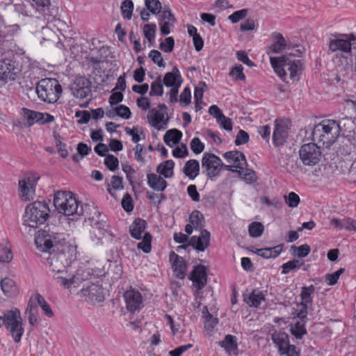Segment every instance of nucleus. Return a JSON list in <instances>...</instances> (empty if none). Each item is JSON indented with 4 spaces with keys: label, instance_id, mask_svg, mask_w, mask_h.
Masks as SVG:
<instances>
[{
    "label": "nucleus",
    "instance_id": "obj_49",
    "mask_svg": "<svg viewBox=\"0 0 356 356\" xmlns=\"http://www.w3.org/2000/svg\"><path fill=\"white\" fill-rule=\"evenodd\" d=\"M111 186H112V188L114 190L123 189L122 177L116 175H113L111 177V182L108 185L107 191L111 195H113Z\"/></svg>",
    "mask_w": 356,
    "mask_h": 356
},
{
    "label": "nucleus",
    "instance_id": "obj_13",
    "mask_svg": "<svg viewBox=\"0 0 356 356\" xmlns=\"http://www.w3.org/2000/svg\"><path fill=\"white\" fill-rule=\"evenodd\" d=\"M38 179V176L31 175L19 181V195L22 200L29 201L34 197Z\"/></svg>",
    "mask_w": 356,
    "mask_h": 356
},
{
    "label": "nucleus",
    "instance_id": "obj_64",
    "mask_svg": "<svg viewBox=\"0 0 356 356\" xmlns=\"http://www.w3.org/2000/svg\"><path fill=\"white\" fill-rule=\"evenodd\" d=\"M248 14L247 9L237 10L230 15L228 18L232 23H236L242 19H244Z\"/></svg>",
    "mask_w": 356,
    "mask_h": 356
},
{
    "label": "nucleus",
    "instance_id": "obj_20",
    "mask_svg": "<svg viewBox=\"0 0 356 356\" xmlns=\"http://www.w3.org/2000/svg\"><path fill=\"white\" fill-rule=\"evenodd\" d=\"M189 279L193 281L197 290L204 288L207 282L206 267L202 265L195 266L191 272Z\"/></svg>",
    "mask_w": 356,
    "mask_h": 356
},
{
    "label": "nucleus",
    "instance_id": "obj_18",
    "mask_svg": "<svg viewBox=\"0 0 356 356\" xmlns=\"http://www.w3.org/2000/svg\"><path fill=\"white\" fill-rule=\"evenodd\" d=\"M81 293L87 300L93 303L101 302L104 300V289L98 284L90 283L83 286Z\"/></svg>",
    "mask_w": 356,
    "mask_h": 356
},
{
    "label": "nucleus",
    "instance_id": "obj_48",
    "mask_svg": "<svg viewBox=\"0 0 356 356\" xmlns=\"http://www.w3.org/2000/svg\"><path fill=\"white\" fill-rule=\"evenodd\" d=\"M152 236L149 232L145 233L142 241L138 243V248L141 249L145 253L151 251Z\"/></svg>",
    "mask_w": 356,
    "mask_h": 356
},
{
    "label": "nucleus",
    "instance_id": "obj_23",
    "mask_svg": "<svg viewBox=\"0 0 356 356\" xmlns=\"http://www.w3.org/2000/svg\"><path fill=\"white\" fill-rule=\"evenodd\" d=\"M288 127L282 123L275 121V127L273 134V143L275 146L282 145L288 137Z\"/></svg>",
    "mask_w": 356,
    "mask_h": 356
},
{
    "label": "nucleus",
    "instance_id": "obj_57",
    "mask_svg": "<svg viewBox=\"0 0 356 356\" xmlns=\"http://www.w3.org/2000/svg\"><path fill=\"white\" fill-rule=\"evenodd\" d=\"M149 58L160 67H164L165 63L162 58L161 54L158 50H152L149 54Z\"/></svg>",
    "mask_w": 356,
    "mask_h": 356
},
{
    "label": "nucleus",
    "instance_id": "obj_39",
    "mask_svg": "<svg viewBox=\"0 0 356 356\" xmlns=\"http://www.w3.org/2000/svg\"><path fill=\"white\" fill-rule=\"evenodd\" d=\"M1 287L5 295L12 296L16 293V286L15 282L8 277H6L1 281Z\"/></svg>",
    "mask_w": 356,
    "mask_h": 356
},
{
    "label": "nucleus",
    "instance_id": "obj_54",
    "mask_svg": "<svg viewBox=\"0 0 356 356\" xmlns=\"http://www.w3.org/2000/svg\"><path fill=\"white\" fill-rule=\"evenodd\" d=\"M104 164L111 171H115L118 168L119 161L115 156L108 154L104 159Z\"/></svg>",
    "mask_w": 356,
    "mask_h": 356
},
{
    "label": "nucleus",
    "instance_id": "obj_30",
    "mask_svg": "<svg viewBox=\"0 0 356 356\" xmlns=\"http://www.w3.org/2000/svg\"><path fill=\"white\" fill-rule=\"evenodd\" d=\"M182 137V133L177 129H172L167 131L163 136L165 144L171 147L178 144Z\"/></svg>",
    "mask_w": 356,
    "mask_h": 356
},
{
    "label": "nucleus",
    "instance_id": "obj_3",
    "mask_svg": "<svg viewBox=\"0 0 356 356\" xmlns=\"http://www.w3.org/2000/svg\"><path fill=\"white\" fill-rule=\"evenodd\" d=\"M340 135V126L334 120H323L314 126L312 130V140L322 143L327 147L332 145Z\"/></svg>",
    "mask_w": 356,
    "mask_h": 356
},
{
    "label": "nucleus",
    "instance_id": "obj_19",
    "mask_svg": "<svg viewBox=\"0 0 356 356\" xmlns=\"http://www.w3.org/2000/svg\"><path fill=\"white\" fill-rule=\"evenodd\" d=\"M211 234L207 229H202L199 236H192L188 242L194 249L197 251H204L210 245Z\"/></svg>",
    "mask_w": 356,
    "mask_h": 356
},
{
    "label": "nucleus",
    "instance_id": "obj_32",
    "mask_svg": "<svg viewBox=\"0 0 356 356\" xmlns=\"http://www.w3.org/2000/svg\"><path fill=\"white\" fill-rule=\"evenodd\" d=\"M273 35L276 41L269 47L268 54H278L286 47V42L282 34L275 33Z\"/></svg>",
    "mask_w": 356,
    "mask_h": 356
},
{
    "label": "nucleus",
    "instance_id": "obj_5",
    "mask_svg": "<svg viewBox=\"0 0 356 356\" xmlns=\"http://www.w3.org/2000/svg\"><path fill=\"white\" fill-rule=\"evenodd\" d=\"M300 51L296 50V53H289L279 57H270V62L273 67L275 73L283 80L285 81L286 75L284 67H287V70L290 72V77L294 79L298 72L300 70V61L298 60H292L289 56H300Z\"/></svg>",
    "mask_w": 356,
    "mask_h": 356
},
{
    "label": "nucleus",
    "instance_id": "obj_63",
    "mask_svg": "<svg viewBox=\"0 0 356 356\" xmlns=\"http://www.w3.org/2000/svg\"><path fill=\"white\" fill-rule=\"evenodd\" d=\"M348 221H351L350 218H346L342 220L338 219V218H332L330 221V223L332 225L334 226L337 228L339 229H345L347 230H350V222Z\"/></svg>",
    "mask_w": 356,
    "mask_h": 356
},
{
    "label": "nucleus",
    "instance_id": "obj_46",
    "mask_svg": "<svg viewBox=\"0 0 356 356\" xmlns=\"http://www.w3.org/2000/svg\"><path fill=\"white\" fill-rule=\"evenodd\" d=\"M264 229V225L259 222H253L250 223L248 227L250 235L254 238L259 237L262 234Z\"/></svg>",
    "mask_w": 356,
    "mask_h": 356
},
{
    "label": "nucleus",
    "instance_id": "obj_11",
    "mask_svg": "<svg viewBox=\"0 0 356 356\" xmlns=\"http://www.w3.org/2000/svg\"><path fill=\"white\" fill-rule=\"evenodd\" d=\"M19 72L15 60L9 58L0 59V81L8 83L15 80Z\"/></svg>",
    "mask_w": 356,
    "mask_h": 356
},
{
    "label": "nucleus",
    "instance_id": "obj_52",
    "mask_svg": "<svg viewBox=\"0 0 356 356\" xmlns=\"http://www.w3.org/2000/svg\"><path fill=\"white\" fill-rule=\"evenodd\" d=\"M36 6L37 10L42 12L44 15H50L49 6L50 0H33Z\"/></svg>",
    "mask_w": 356,
    "mask_h": 356
},
{
    "label": "nucleus",
    "instance_id": "obj_2",
    "mask_svg": "<svg viewBox=\"0 0 356 356\" xmlns=\"http://www.w3.org/2000/svg\"><path fill=\"white\" fill-rule=\"evenodd\" d=\"M54 207L58 213L65 216H81L89 208L88 204L79 207V202L70 191H58L54 194Z\"/></svg>",
    "mask_w": 356,
    "mask_h": 356
},
{
    "label": "nucleus",
    "instance_id": "obj_60",
    "mask_svg": "<svg viewBox=\"0 0 356 356\" xmlns=\"http://www.w3.org/2000/svg\"><path fill=\"white\" fill-rule=\"evenodd\" d=\"M175 46V40L172 37H168L160 43L159 48L166 53L172 52Z\"/></svg>",
    "mask_w": 356,
    "mask_h": 356
},
{
    "label": "nucleus",
    "instance_id": "obj_53",
    "mask_svg": "<svg viewBox=\"0 0 356 356\" xmlns=\"http://www.w3.org/2000/svg\"><path fill=\"white\" fill-rule=\"evenodd\" d=\"M145 6L152 14L159 13L162 8L159 0H145Z\"/></svg>",
    "mask_w": 356,
    "mask_h": 356
},
{
    "label": "nucleus",
    "instance_id": "obj_26",
    "mask_svg": "<svg viewBox=\"0 0 356 356\" xmlns=\"http://www.w3.org/2000/svg\"><path fill=\"white\" fill-rule=\"evenodd\" d=\"M272 340L279 348L280 355L289 345V336L283 332H274L272 334Z\"/></svg>",
    "mask_w": 356,
    "mask_h": 356
},
{
    "label": "nucleus",
    "instance_id": "obj_35",
    "mask_svg": "<svg viewBox=\"0 0 356 356\" xmlns=\"http://www.w3.org/2000/svg\"><path fill=\"white\" fill-rule=\"evenodd\" d=\"M189 222L193 225L195 229H203L204 227V218L202 213L197 211H193L189 216Z\"/></svg>",
    "mask_w": 356,
    "mask_h": 356
},
{
    "label": "nucleus",
    "instance_id": "obj_6",
    "mask_svg": "<svg viewBox=\"0 0 356 356\" xmlns=\"http://www.w3.org/2000/svg\"><path fill=\"white\" fill-rule=\"evenodd\" d=\"M35 245L42 252L59 250V246L65 243L64 234L51 230L49 228L39 231L35 239Z\"/></svg>",
    "mask_w": 356,
    "mask_h": 356
},
{
    "label": "nucleus",
    "instance_id": "obj_36",
    "mask_svg": "<svg viewBox=\"0 0 356 356\" xmlns=\"http://www.w3.org/2000/svg\"><path fill=\"white\" fill-rule=\"evenodd\" d=\"M218 345L223 348L227 353H231L237 349V343L236 337L227 334L224 340L218 342Z\"/></svg>",
    "mask_w": 356,
    "mask_h": 356
},
{
    "label": "nucleus",
    "instance_id": "obj_29",
    "mask_svg": "<svg viewBox=\"0 0 356 356\" xmlns=\"http://www.w3.org/2000/svg\"><path fill=\"white\" fill-rule=\"evenodd\" d=\"M265 299L262 291L254 289L248 296L244 295V301L250 307H257Z\"/></svg>",
    "mask_w": 356,
    "mask_h": 356
},
{
    "label": "nucleus",
    "instance_id": "obj_7",
    "mask_svg": "<svg viewBox=\"0 0 356 356\" xmlns=\"http://www.w3.org/2000/svg\"><path fill=\"white\" fill-rule=\"evenodd\" d=\"M62 91V87L56 79H41L36 86L38 97L49 104L56 102L60 98Z\"/></svg>",
    "mask_w": 356,
    "mask_h": 356
},
{
    "label": "nucleus",
    "instance_id": "obj_25",
    "mask_svg": "<svg viewBox=\"0 0 356 356\" xmlns=\"http://www.w3.org/2000/svg\"><path fill=\"white\" fill-rule=\"evenodd\" d=\"M147 184L150 188L154 191H163L166 186L167 182L161 176L154 173H150L147 175Z\"/></svg>",
    "mask_w": 356,
    "mask_h": 356
},
{
    "label": "nucleus",
    "instance_id": "obj_42",
    "mask_svg": "<svg viewBox=\"0 0 356 356\" xmlns=\"http://www.w3.org/2000/svg\"><path fill=\"white\" fill-rule=\"evenodd\" d=\"M163 82L161 76H159L151 84V88L149 92L150 96H161L163 94Z\"/></svg>",
    "mask_w": 356,
    "mask_h": 356
},
{
    "label": "nucleus",
    "instance_id": "obj_12",
    "mask_svg": "<svg viewBox=\"0 0 356 356\" xmlns=\"http://www.w3.org/2000/svg\"><path fill=\"white\" fill-rule=\"evenodd\" d=\"M92 207L95 210L94 215L92 217H89L88 220L92 229L97 232L95 234L99 238L106 237V236L112 237V234L108 229L109 225L107 223L106 216L98 211L94 206Z\"/></svg>",
    "mask_w": 356,
    "mask_h": 356
},
{
    "label": "nucleus",
    "instance_id": "obj_27",
    "mask_svg": "<svg viewBox=\"0 0 356 356\" xmlns=\"http://www.w3.org/2000/svg\"><path fill=\"white\" fill-rule=\"evenodd\" d=\"M146 225L145 220L140 218L136 219L129 227L131 236L137 240L142 238V233L144 232Z\"/></svg>",
    "mask_w": 356,
    "mask_h": 356
},
{
    "label": "nucleus",
    "instance_id": "obj_24",
    "mask_svg": "<svg viewBox=\"0 0 356 356\" xmlns=\"http://www.w3.org/2000/svg\"><path fill=\"white\" fill-rule=\"evenodd\" d=\"M162 81L166 87H180L182 83V78L177 67L174 66L172 72H167Z\"/></svg>",
    "mask_w": 356,
    "mask_h": 356
},
{
    "label": "nucleus",
    "instance_id": "obj_34",
    "mask_svg": "<svg viewBox=\"0 0 356 356\" xmlns=\"http://www.w3.org/2000/svg\"><path fill=\"white\" fill-rule=\"evenodd\" d=\"M175 163L172 160H167L160 163L157 167V172L163 175L165 178H170L173 175Z\"/></svg>",
    "mask_w": 356,
    "mask_h": 356
},
{
    "label": "nucleus",
    "instance_id": "obj_9",
    "mask_svg": "<svg viewBox=\"0 0 356 356\" xmlns=\"http://www.w3.org/2000/svg\"><path fill=\"white\" fill-rule=\"evenodd\" d=\"M299 156L304 165L313 166L320 161L322 152L321 147L316 143H309L301 146Z\"/></svg>",
    "mask_w": 356,
    "mask_h": 356
},
{
    "label": "nucleus",
    "instance_id": "obj_10",
    "mask_svg": "<svg viewBox=\"0 0 356 356\" xmlns=\"http://www.w3.org/2000/svg\"><path fill=\"white\" fill-rule=\"evenodd\" d=\"M352 49H356V35L353 33L343 35L329 43V50L332 52L350 54Z\"/></svg>",
    "mask_w": 356,
    "mask_h": 356
},
{
    "label": "nucleus",
    "instance_id": "obj_16",
    "mask_svg": "<svg viewBox=\"0 0 356 356\" xmlns=\"http://www.w3.org/2000/svg\"><path fill=\"white\" fill-rule=\"evenodd\" d=\"M73 95L76 98L84 99L91 93V81L84 77H77L71 87Z\"/></svg>",
    "mask_w": 356,
    "mask_h": 356
},
{
    "label": "nucleus",
    "instance_id": "obj_15",
    "mask_svg": "<svg viewBox=\"0 0 356 356\" xmlns=\"http://www.w3.org/2000/svg\"><path fill=\"white\" fill-rule=\"evenodd\" d=\"M147 118L149 124L157 130H164L168 127L169 118L167 113L154 108L149 109Z\"/></svg>",
    "mask_w": 356,
    "mask_h": 356
},
{
    "label": "nucleus",
    "instance_id": "obj_28",
    "mask_svg": "<svg viewBox=\"0 0 356 356\" xmlns=\"http://www.w3.org/2000/svg\"><path fill=\"white\" fill-rule=\"evenodd\" d=\"M200 172V163L198 161L195 159L188 160L183 168V172L190 179H194Z\"/></svg>",
    "mask_w": 356,
    "mask_h": 356
},
{
    "label": "nucleus",
    "instance_id": "obj_38",
    "mask_svg": "<svg viewBox=\"0 0 356 356\" xmlns=\"http://www.w3.org/2000/svg\"><path fill=\"white\" fill-rule=\"evenodd\" d=\"M22 115L26 122H24L26 127H31L37 122V116L40 115V112L29 110L26 108L22 109Z\"/></svg>",
    "mask_w": 356,
    "mask_h": 356
},
{
    "label": "nucleus",
    "instance_id": "obj_56",
    "mask_svg": "<svg viewBox=\"0 0 356 356\" xmlns=\"http://www.w3.org/2000/svg\"><path fill=\"white\" fill-rule=\"evenodd\" d=\"M345 271V269L343 268H339L338 270L335 271L332 274H327L325 277V280L328 285H334L337 282L338 279L340 275L343 274Z\"/></svg>",
    "mask_w": 356,
    "mask_h": 356
},
{
    "label": "nucleus",
    "instance_id": "obj_8",
    "mask_svg": "<svg viewBox=\"0 0 356 356\" xmlns=\"http://www.w3.org/2000/svg\"><path fill=\"white\" fill-rule=\"evenodd\" d=\"M3 323L11 334L14 341L19 343L24 334L20 311L17 308H14L4 312Z\"/></svg>",
    "mask_w": 356,
    "mask_h": 356
},
{
    "label": "nucleus",
    "instance_id": "obj_4",
    "mask_svg": "<svg viewBox=\"0 0 356 356\" xmlns=\"http://www.w3.org/2000/svg\"><path fill=\"white\" fill-rule=\"evenodd\" d=\"M50 209L45 201H35L29 204L23 216L24 225L36 228L43 224L49 216Z\"/></svg>",
    "mask_w": 356,
    "mask_h": 356
},
{
    "label": "nucleus",
    "instance_id": "obj_22",
    "mask_svg": "<svg viewBox=\"0 0 356 356\" xmlns=\"http://www.w3.org/2000/svg\"><path fill=\"white\" fill-rule=\"evenodd\" d=\"M223 157L236 169H244L247 163L245 155L240 151L227 152L223 154Z\"/></svg>",
    "mask_w": 356,
    "mask_h": 356
},
{
    "label": "nucleus",
    "instance_id": "obj_33",
    "mask_svg": "<svg viewBox=\"0 0 356 356\" xmlns=\"http://www.w3.org/2000/svg\"><path fill=\"white\" fill-rule=\"evenodd\" d=\"M25 315L27 316L29 323L32 326L38 325V310L35 307L33 300H29L27 307L25 311Z\"/></svg>",
    "mask_w": 356,
    "mask_h": 356
},
{
    "label": "nucleus",
    "instance_id": "obj_51",
    "mask_svg": "<svg viewBox=\"0 0 356 356\" xmlns=\"http://www.w3.org/2000/svg\"><path fill=\"white\" fill-rule=\"evenodd\" d=\"M291 250L293 251V254L298 257H305L310 252V247L307 244L302 245L299 247L293 245L291 247Z\"/></svg>",
    "mask_w": 356,
    "mask_h": 356
},
{
    "label": "nucleus",
    "instance_id": "obj_45",
    "mask_svg": "<svg viewBox=\"0 0 356 356\" xmlns=\"http://www.w3.org/2000/svg\"><path fill=\"white\" fill-rule=\"evenodd\" d=\"M303 265V262L300 261L298 259H293L291 261H289L286 263H284L282 266V274H288L292 270H294L297 268H300Z\"/></svg>",
    "mask_w": 356,
    "mask_h": 356
},
{
    "label": "nucleus",
    "instance_id": "obj_1",
    "mask_svg": "<svg viewBox=\"0 0 356 356\" xmlns=\"http://www.w3.org/2000/svg\"><path fill=\"white\" fill-rule=\"evenodd\" d=\"M48 262L53 272L56 273L54 277L63 287L68 289L70 286H76L83 280L82 270H78L75 275L68 273L71 260L68 259L67 254L63 251L51 254L48 258Z\"/></svg>",
    "mask_w": 356,
    "mask_h": 356
},
{
    "label": "nucleus",
    "instance_id": "obj_43",
    "mask_svg": "<svg viewBox=\"0 0 356 356\" xmlns=\"http://www.w3.org/2000/svg\"><path fill=\"white\" fill-rule=\"evenodd\" d=\"M207 89V84L203 82L200 81L197 86L195 87V91H194V99H195V104L196 109H199L200 107L198 106L199 102H201L202 97H203V93L204 91Z\"/></svg>",
    "mask_w": 356,
    "mask_h": 356
},
{
    "label": "nucleus",
    "instance_id": "obj_14",
    "mask_svg": "<svg viewBox=\"0 0 356 356\" xmlns=\"http://www.w3.org/2000/svg\"><path fill=\"white\" fill-rule=\"evenodd\" d=\"M221 159L211 153H204L202 159V167L205 169L207 175L213 179L220 172Z\"/></svg>",
    "mask_w": 356,
    "mask_h": 356
},
{
    "label": "nucleus",
    "instance_id": "obj_47",
    "mask_svg": "<svg viewBox=\"0 0 356 356\" xmlns=\"http://www.w3.org/2000/svg\"><path fill=\"white\" fill-rule=\"evenodd\" d=\"M121 11L123 17L130 19L134 10V3L131 0H124L121 5Z\"/></svg>",
    "mask_w": 356,
    "mask_h": 356
},
{
    "label": "nucleus",
    "instance_id": "obj_37",
    "mask_svg": "<svg viewBox=\"0 0 356 356\" xmlns=\"http://www.w3.org/2000/svg\"><path fill=\"white\" fill-rule=\"evenodd\" d=\"M315 291V287L313 285H310L309 286H304L302 288L301 291V305L302 306H305V307H308L309 305H312V295Z\"/></svg>",
    "mask_w": 356,
    "mask_h": 356
},
{
    "label": "nucleus",
    "instance_id": "obj_55",
    "mask_svg": "<svg viewBox=\"0 0 356 356\" xmlns=\"http://www.w3.org/2000/svg\"><path fill=\"white\" fill-rule=\"evenodd\" d=\"M156 31V25L154 24H145L143 27V33L145 38L148 40L149 42L154 40L155 32Z\"/></svg>",
    "mask_w": 356,
    "mask_h": 356
},
{
    "label": "nucleus",
    "instance_id": "obj_17",
    "mask_svg": "<svg viewBox=\"0 0 356 356\" xmlns=\"http://www.w3.org/2000/svg\"><path fill=\"white\" fill-rule=\"evenodd\" d=\"M123 296L126 302V307L130 312L134 313L143 307V297L139 291L135 289L127 290L124 292Z\"/></svg>",
    "mask_w": 356,
    "mask_h": 356
},
{
    "label": "nucleus",
    "instance_id": "obj_21",
    "mask_svg": "<svg viewBox=\"0 0 356 356\" xmlns=\"http://www.w3.org/2000/svg\"><path fill=\"white\" fill-rule=\"evenodd\" d=\"M170 261L172 263V268L175 273V276L179 279H184L187 270L186 261L174 252H170Z\"/></svg>",
    "mask_w": 356,
    "mask_h": 356
},
{
    "label": "nucleus",
    "instance_id": "obj_58",
    "mask_svg": "<svg viewBox=\"0 0 356 356\" xmlns=\"http://www.w3.org/2000/svg\"><path fill=\"white\" fill-rule=\"evenodd\" d=\"M286 204L291 208L297 207L300 203L299 196L294 192H291L284 196Z\"/></svg>",
    "mask_w": 356,
    "mask_h": 356
},
{
    "label": "nucleus",
    "instance_id": "obj_59",
    "mask_svg": "<svg viewBox=\"0 0 356 356\" xmlns=\"http://www.w3.org/2000/svg\"><path fill=\"white\" fill-rule=\"evenodd\" d=\"M13 258L11 250L7 247H0V261L3 263L10 262Z\"/></svg>",
    "mask_w": 356,
    "mask_h": 356
},
{
    "label": "nucleus",
    "instance_id": "obj_31",
    "mask_svg": "<svg viewBox=\"0 0 356 356\" xmlns=\"http://www.w3.org/2000/svg\"><path fill=\"white\" fill-rule=\"evenodd\" d=\"M282 251V245H278L273 248L257 249L255 253L263 258L268 259L278 257Z\"/></svg>",
    "mask_w": 356,
    "mask_h": 356
},
{
    "label": "nucleus",
    "instance_id": "obj_40",
    "mask_svg": "<svg viewBox=\"0 0 356 356\" xmlns=\"http://www.w3.org/2000/svg\"><path fill=\"white\" fill-rule=\"evenodd\" d=\"M353 147L348 143L339 147L337 154L344 157V159L351 161L356 155L355 151H353Z\"/></svg>",
    "mask_w": 356,
    "mask_h": 356
},
{
    "label": "nucleus",
    "instance_id": "obj_50",
    "mask_svg": "<svg viewBox=\"0 0 356 356\" xmlns=\"http://www.w3.org/2000/svg\"><path fill=\"white\" fill-rule=\"evenodd\" d=\"M229 76L235 81H245V75L243 73V67L241 65H236L229 72Z\"/></svg>",
    "mask_w": 356,
    "mask_h": 356
},
{
    "label": "nucleus",
    "instance_id": "obj_44",
    "mask_svg": "<svg viewBox=\"0 0 356 356\" xmlns=\"http://www.w3.org/2000/svg\"><path fill=\"white\" fill-rule=\"evenodd\" d=\"M19 25H6L5 22L0 16V37H5L8 34H11L19 29Z\"/></svg>",
    "mask_w": 356,
    "mask_h": 356
},
{
    "label": "nucleus",
    "instance_id": "obj_61",
    "mask_svg": "<svg viewBox=\"0 0 356 356\" xmlns=\"http://www.w3.org/2000/svg\"><path fill=\"white\" fill-rule=\"evenodd\" d=\"M238 173L248 183H253L257 179L255 172L251 170L245 169V170H243V169L241 170H238Z\"/></svg>",
    "mask_w": 356,
    "mask_h": 356
},
{
    "label": "nucleus",
    "instance_id": "obj_62",
    "mask_svg": "<svg viewBox=\"0 0 356 356\" xmlns=\"http://www.w3.org/2000/svg\"><path fill=\"white\" fill-rule=\"evenodd\" d=\"M190 147L191 150L196 154L202 153L204 149V145L198 138H194L192 139L190 143Z\"/></svg>",
    "mask_w": 356,
    "mask_h": 356
},
{
    "label": "nucleus",
    "instance_id": "obj_41",
    "mask_svg": "<svg viewBox=\"0 0 356 356\" xmlns=\"http://www.w3.org/2000/svg\"><path fill=\"white\" fill-rule=\"evenodd\" d=\"M77 153L72 155V160L75 162L81 161L84 156L88 155L91 152V148L83 143H79L77 145Z\"/></svg>",
    "mask_w": 356,
    "mask_h": 356
}]
</instances>
